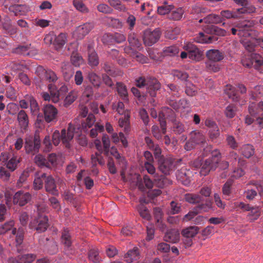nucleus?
I'll return each instance as SVG.
<instances>
[{
  "instance_id": "nucleus-1",
  "label": "nucleus",
  "mask_w": 263,
  "mask_h": 263,
  "mask_svg": "<svg viewBox=\"0 0 263 263\" xmlns=\"http://www.w3.org/2000/svg\"><path fill=\"white\" fill-rule=\"evenodd\" d=\"M221 156L217 149L213 150L211 153V157L206 159L204 162H201V159H196L191 162V165L195 169L201 168V175L206 176L211 171H214L220 162Z\"/></svg>"
},
{
  "instance_id": "nucleus-2",
  "label": "nucleus",
  "mask_w": 263,
  "mask_h": 263,
  "mask_svg": "<svg viewBox=\"0 0 263 263\" xmlns=\"http://www.w3.org/2000/svg\"><path fill=\"white\" fill-rule=\"evenodd\" d=\"M254 25V23L252 21H240L236 23L235 27L231 28V32L233 35L237 34L240 37H255L257 32L253 29Z\"/></svg>"
},
{
  "instance_id": "nucleus-3",
  "label": "nucleus",
  "mask_w": 263,
  "mask_h": 263,
  "mask_svg": "<svg viewBox=\"0 0 263 263\" xmlns=\"http://www.w3.org/2000/svg\"><path fill=\"white\" fill-rule=\"evenodd\" d=\"M136 84L138 87H146L147 92L152 97L156 96V92L161 88V84L154 78H144L140 77L136 80Z\"/></svg>"
},
{
  "instance_id": "nucleus-4",
  "label": "nucleus",
  "mask_w": 263,
  "mask_h": 263,
  "mask_svg": "<svg viewBox=\"0 0 263 263\" xmlns=\"http://www.w3.org/2000/svg\"><path fill=\"white\" fill-rule=\"evenodd\" d=\"M45 210L44 205L37 206L38 216L29 224V227L31 229H34L39 233L45 232L49 226L48 218L47 216L43 215L42 213Z\"/></svg>"
},
{
  "instance_id": "nucleus-5",
  "label": "nucleus",
  "mask_w": 263,
  "mask_h": 263,
  "mask_svg": "<svg viewBox=\"0 0 263 263\" xmlns=\"http://www.w3.org/2000/svg\"><path fill=\"white\" fill-rule=\"evenodd\" d=\"M76 128L73 126V124H69L67 131L63 129L60 133L59 130H55L52 135V142L54 145H58L61 140L63 142L67 144L69 141L72 139L74 136V132Z\"/></svg>"
},
{
  "instance_id": "nucleus-6",
  "label": "nucleus",
  "mask_w": 263,
  "mask_h": 263,
  "mask_svg": "<svg viewBox=\"0 0 263 263\" xmlns=\"http://www.w3.org/2000/svg\"><path fill=\"white\" fill-rule=\"evenodd\" d=\"M243 66L247 68L254 67L258 69L260 66L263 65V58L257 53H253L250 54L245 55L241 60Z\"/></svg>"
},
{
  "instance_id": "nucleus-7",
  "label": "nucleus",
  "mask_w": 263,
  "mask_h": 263,
  "mask_svg": "<svg viewBox=\"0 0 263 263\" xmlns=\"http://www.w3.org/2000/svg\"><path fill=\"white\" fill-rule=\"evenodd\" d=\"M44 41L46 44H53L57 48H61L66 43L67 35L64 33H61L57 36L53 32H50L45 36Z\"/></svg>"
},
{
  "instance_id": "nucleus-8",
  "label": "nucleus",
  "mask_w": 263,
  "mask_h": 263,
  "mask_svg": "<svg viewBox=\"0 0 263 263\" xmlns=\"http://www.w3.org/2000/svg\"><path fill=\"white\" fill-rule=\"evenodd\" d=\"M159 170L165 175H168L175 168V159L171 157H162L158 159Z\"/></svg>"
},
{
  "instance_id": "nucleus-9",
  "label": "nucleus",
  "mask_w": 263,
  "mask_h": 263,
  "mask_svg": "<svg viewBox=\"0 0 263 263\" xmlns=\"http://www.w3.org/2000/svg\"><path fill=\"white\" fill-rule=\"evenodd\" d=\"M255 105L252 103L249 107V115H247L245 118V123L248 125L252 124L255 120L259 126L263 128V113H260V111L255 110Z\"/></svg>"
},
{
  "instance_id": "nucleus-10",
  "label": "nucleus",
  "mask_w": 263,
  "mask_h": 263,
  "mask_svg": "<svg viewBox=\"0 0 263 263\" xmlns=\"http://www.w3.org/2000/svg\"><path fill=\"white\" fill-rule=\"evenodd\" d=\"M161 34V31L158 28L153 30L149 29L144 30L143 35L144 44L147 46H152L159 40Z\"/></svg>"
},
{
  "instance_id": "nucleus-11",
  "label": "nucleus",
  "mask_w": 263,
  "mask_h": 263,
  "mask_svg": "<svg viewBox=\"0 0 263 263\" xmlns=\"http://www.w3.org/2000/svg\"><path fill=\"white\" fill-rule=\"evenodd\" d=\"M41 146L40 136L35 133L33 139H26L25 143L26 152L28 154H33L37 153Z\"/></svg>"
},
{
  "instance_id": "nucleus-12",
  "label": "nucleus",
  "mask_w": 263,
  "mask_h": 263,
  "mask_svg": "<svg viewBox=\"0 0 263 263\" xmlns=\"http://www.w3.org/2000/svg\"><path fill=\"white\" fill-rule=\"evenodd\" d=\"M199 228L196 226H190L181 231L183 242L185 248L191 247L193 244V238L198 233Z\"/></svg>"
},
{
  "instance_id": "nucleus-13",
  "label": "nucleus",
  "mask_w": 263,
  "mask_h": 263,
  "mask_svg": "<svg viewBox=\"0 0 263 263\" xmlns=\"http://www.w3.org/2000/svg\"><path fill=\"white\" fill-rule=\"evenodd\" d=\"M185 51L188 52L189 58L195 61H199L202 59V53L195 45L188 43L183 46Z\"/></svg>"
},
{
  "instance_id": "nucleus-14",
  "label": "nucleus",
  "mask_w": 263,
  "mask_h": 263,
  "mask_svg": "<svg viewBox=\"0 0 263 263\" xmlns=\"http://www.w3.org/2000/svg\"><path fill=\"white\" fill-rule=\"evenodd\" d=\"M43 111L45 120L51 122L56 120L58 115V109L51 104L44 105Z\"/></svg>"
},
{
  "instance_id": "nucleus-15",
  "label": "nucleus",
  "mask_w": 263,
  "mask_h": 263,
  "mask_svg": "<svg viewBox=\"0 0 263 263\" xmlns=\"http://www.w3.org/2000/svg\"><path fill=\"white\" fill-rule=\"evenodd\" d=\"M94 28L93 23H86L78 26L74 31V35L78 39L81 40Z\"/></svg>"
},
{
  "instance_id": "nucleus-16",
  "label": "nucleus",
  "mask_w": 263,
  "mask_h": 263,
  "mask_svg": "<svg viewBox=\"0 0 263 263\" xmlns=\"http://www.w3.org/2000/svg\"><path fill=\"white\" fill-rule=\"evenodd\" d=\"M48 87L52 96V101L54 103L58 102L60 100V96L67 90V88L65 85H62L59 89L56 86L52 84H49Z\"/></svg>"
},
{
  "instance_id": "nucleus-17",
  "label": "nucleus",
  "mask_w": 263,
  "mask_h": 263,
  "mask_svg": "<svg viewBox=\"0 0 263 263\" xmlns=\"http://www.w3.org/2000/svg\"><path fill=\"white\" fill-rule=\"evenodd\" d=\"M95 121L96 119L94 115L92 114H88L85 120L82 121L81 125H73V126L76 128L75 132H74V133H78L79 135V132H81L82 130H85L87 128L91 127L94 124Z\"/></svg>"
},
{
  "instance_id": "nucleus-18",
  "label": "nucleus",
  "mask_w": 263,
  "mask_h": 263,
  "mask_svg": "<svg viewBox=\"0 0 263 263\" xmlns=\"http://www.w3.org/2000/svg\"><path fill=\"white\" fill-rule=\"evenodd\" d=\"M31 195L29 193L18 191L14 195L13 201L14 204L24 206L31 200Z\"/></svg>"
},
{
  "instance_id": "nucleus-19",
  "label": "nucleus",
  "mask_w": 263,
  "mask_h": 263,
  "mask_svg": "<svg viewBox=\"0 0 263 263\" xmlns=\"http://www.w3.org/2000/svg\"><path fill=\"white\" fill-rule=\"evenodd\" d=\"M45 188L46 192L53 195H58V191L55 180L51 175H46L45 180Z\"/></svg>"
},
{
  "instance_id": "nucleus-20",
  "label": "nucleus",
  "mask_w": 263,
  "mask_h": 263,
  "mask_svg": "<svg viewBox=\"0 0 263 263\" xmlns=\"http://www.w3.org/2000/svg\"><path fill=\"white\" fill-rule=\"evenodd\" d=\"M205 54L209 60L216 62L222 61L225 57L224 52L217 49L209 50Z\"/></svg>"
},
{
  "instance_id": "nucleus-21",
  "label": "nucleus",
  "mask_w": 263,
  "mask_h": 263,
  "mask_svg": "<svg viewBox=\"0 0 263 263\" xmlns=\"http://www.w3.org/2000/svg\"><path fill=\"white\" fill-rule=\"evenodd\" d=\"M36 256L34 254H25L18 255L17 259L11 257L9 258V263H31L35 260Z\"/></svg>"
},
{
  "instance_id": "nucleus-22",
  "label": "nucleus",
  "mask_w": 263,
  "mask_h": 263,
  "mask_svg": "<svg viewBox=\"0 0 263 263\" xmlns=\"http://www.w3.org/2000/svg\"><path fill=\"white\" fill-rule=\"evenodd\" d=\"M217 40V37L208 35L203 32H200L194 37V41L201 44H210Z\"/></svg>"
},
{
  "instance_id": "nucleus-23",
  "label": "nucleus",
  "mask_w": 263,
  "mask_h": 263,
  "mask_svg": "<svg viewBox=\"0 0 263 263\" xmlns=\"http://www.w3.org/2000/svg\"><path fill=\"white\" fill-rule=\"evenodd\" d=\"M192 175V172L185 167H182L176 173L177 178L183 183H189Z\"/></svg>"
},
{
  "instance_id": "nucleus-24",
  "label": "nucleus",
  "mask_w": 263,
  "mask_h": 263,
  "mask_svg": "<svg viewBox=\"0 0 263 263\" xmlns=\"http://www.w3.org/2000/svg\"><path fill=\"white\" fill-rule=\"evenodd\" d=\"M13 52L18 54L30 57H32L37 53L36 50L31 49L30 45L19 46L14 49Z\"/></svg>"
},
{
  "instance_id": "nucleus-25",
  "label": "nucleus",
  "mask_w": 263,
  "mask_h": 263,
  "mask_svg": "<svg viewBox=\"0 0 263 263\" xmlns=\"http://www.w3.org/2000/svg\"><path fill=\"white\" fill-rule=\"evenodd\" d=\"M164 239L169 242L177 243L180 240L179 231L175 229L167 231L165 234Z\"/></svg>"
},
{
  "instance_id": "nucleus-26",
  "label": "nucleus",
  "mask_w": 263,
  "mask_h": 263,
  "mask_svg": "<svg viewBox=\"0 0 263 263\" xmlns=\"http://www.w3.org/2000/svg\"><path fill=\"white\" fill-rule=\"evenodd\" d=\"M245 48L249 52H253L255 50V48L257 45L256 43V39H252L251 36H248L241 39L240 41Z\"/></svg>"
},
{
  "instance_id": "nucleus-27",
  "label": "nucleus",
  "mask_w": 263,
  "mask_h": 263,
  "mask_svg": "<svg viewBox=\"0 0 263 263\" xmlns=\"http://www.w3.org/2000/svg\"><path fill=\"white\" fill-rule=\"evenodd\" d=\"M46 173H37L35 174V178L33 181V187L35 190H39L43 186V182L46 177Z\"/></svg>"
},
{
  "instance_id": "nucleus-28",
  "label": "nucleus",
  "mask_w": 263,
  "mask_h": 263,
  "mask_svg": "<svg viewBox=\"0 0 263 263\" xmlns=\"http://www.w3.org/2000/svg\"><path fill=\"white\" fill-rule=\"evenodd\" d=\"M116 85L117 90L120 98L125 102H128L129 101L128 95L126 86L121 82H117Z\"/></svg>"
},
{
  "instance_id": "nucleus-29",
  "label": "nucleus",
  "mask_w": 263,
  "mask_h": 263,
  "mask_svg": "<svg viewBox=\"0 0 263 263\" xmlns=\"http://www.w3.org/2000/svg\"><path fill=\"white\" fill-rule=\"evenodd\" d=\"M139 256V252L138 249L137 247H134L132 250H129L124 255V258L126 262L130 263L138 259Z\"/></svg>"
},
{
  "instance_id": "nucleus-30",
  "label": "nucleus",
  "mask_w": 263,
  "mask_h": 263,
  "mask_svg": "<svg viewBox=\"0 0 263 263\" xmlns=\"http://www.w3.org/2000/svg\"><path fill=\"white\" fill-rule=\"evenodd\" d=\"M154 177L155 184L158 187L163 188L171 183L170 180L164 176L157 174H155Z\"/></svg>"
},
{
  "instance_id": "nucleus-31",
  "label": "nucleus",
  "mask_w": 263,
  "mask_h": 263,
  "mask_svg": "<svg viewBox=\"0 0 263 263\" xmlns=\"http://www.w3.org/2000/svg\"><path fill=\"white\" fill-rule=\"evenodd\" d=\"M175 7L172 4H168L166 2H164L161 6L157 8L158 13L160 15H163L170 14L172 10L174 9Z\"/></svg>"
},
{
  "instance_id": "nucleus-32",
  "label": "nucleus",
  "mask_w": 263,
  "mask_h": 263,
  "mask_svg": "<svg viewBox=\"0 0 263 263\" xmlns=\"http://www.w3.org/2000/svg\"><path fill=\"white\" fill-rule=\"evenodd\" d=\"M17 120L21 127L25 129L28 125V117L24 110H21L17 115Z\"/></svg>"
},
{
  "instance_id": "nucleus-33",
  "label": "nucleus",
  "mask_w": 263,
  "mask_h": 263,
  "mask_svg": "<svg viewBox=\"0 0 263 263\" xmlns=\"http://www.w3.org/2000/svg\"><path fill=\"white\" fill-rule=\"evenodd\" d=\"M129 118V114L125 113L124 117L120 118L118 122L119 126L123 128V130L126 133H127L130 130Z\"/></svg>"
},
{
  "instance_id": "nucleus-34",
  "label": "nucleus",
  "mask_w": 263,
  "mask_h": 263,
  "mask_svg": "<svg viewBox=\"0 0 263 263\" xmlns=\"http://www.w3.org/2000/svg\"><path fill=\"white\" fill-rule=\"evenodd\" d=\"M191 138L196 144H204L206 141L203 134L198 130L193 131L191 133Z\"/></svg>"
},
{
  "instance_id": "nucleus-35",
  "label": "nucleus",
  "mask_w": 263,
  "mask_h": 263,
  "mask_svg": "<svg viewBox=\"0 0 263 263\" xmlns=\"http://www.w3.org/2000/svg\"><path fill=\"white\" fill-rule=\"evenodd\" d=\"M248 212L249 213L247 217L251 222L257 220L260 215V209L258 206H250V209Z\"/></svg>"
},
{
  "instance_id": "nucleus-36",
  "label": "nucleus",
  "mask_w": 263,
  "mask_h": 263,
  "mask_svg": "<svg viewBox=\"0 0 263 263\" xmlns=\"http://www.w3.org/2000/svg\"><path fill=\"white\" fill-rule=\"evenodd\" d=\"M184 14V10L182 8H178L171 11L167 17L171 20L179 21L181 19Z\"/></svg>"
},
{
  "instance_id": "nucleus-37",
  "label": "nucleus",
  "mask_w": 263,
  "mask_h": 263,
  "mask_svg": "<svg viewBox=\"0 0 263 263\" xmlns=\"http://www.w3.org/2000/svg\"><path fill=\"white\" fill-rule=\"evenodd\" d=\"M128 41L133 49H139L141 48V42L137 39L136 34L134 33H130L128 37Z\"/></svg>"
},
{
  "instance_id": "nucleus-38",
  "label": "nucleus",
  "mask_w": 263,
  "mask_h": 263,
  "mask_svg": "<svg viewBox=\"0 0 263 263\" xmlns=\"http://www.w3.org/2000/svg\"><path fill=\"white\" fill-rule=\"evenodd\" d=\"M62 72L66 81H69L73 74V70L69 64H64L62 67Z\"/></svg>"
},
{
  "instance_id": "nucleus-39",
  "label": "nucleus",
  "mask_w": 263,
  "mask_h": 263,
  "mask_svg": "<svg viewBox=\"0 0 263 263\" xmlns=\"http://www.w3.org/2000/svg\"><path fill=\"white\" fill-rule=\"evenodd\" d=\"M198 87L191 82L186 81L185 86V92L189 97H194L198 92Z\"/></svg>"
},
{
  "instance_id": "nucleus-40",
  "label": "nucleus",
  "mask_w": 263,
  "mask_h": 263,
  "mask_svg": "<svg viewBox=\"0 0 263 263\" xmlns=\"http://www.w3.org/2000/svg\"><path fill=\"white\" fill-rule=\"evenodd\" d=\"M224 92L228 97L232 99L233 101L238 102L239 101L237 93L234 86L231 85H227L224 89Z\"/></svg>"
},
{
  "instance_id": "nucleus-41",
  "label": "nucleus",
  "mask_w": 263,
  "mask_h": 263,
  "mask_svg": "<svg viewBox=\"0 0 263 263\" xmlns=\"http://www.w3.org/2000/svg\"><path fill=\"white\" fill-rule=\"evenodd\" d=\"M204 22L208 24H219L222 22V20L219 15L210 14L204 17Z\"/></svg>"
},
{
  "instance_id": "nucleus-42",
  "label": "nucleus",
  "mask_w": 263,
  "mask_h": 263,
  "mask_svg": "<svg viewBox=\"0 0 263 263\" xmlns=\"http://www.w3.org/2000/svg\"><path fill=\"white\" fill-rule=\"evenodd\" d=\"M88 64L91 66H97L99 63L97 53L92 49H89L88 53Z\"/></svg>"
},
{
  "instance_id": "nucleus-43",
  "label": "nucleus",
  "mask_w": 263,
  "mask_h": 263,
  "mask_svg": "<svg viewBox=\"0 0 263 263\" xmlns=\"http://www.w3.org/2000/svg\"><path fill=\"white\" fill-rule=\"evenodd\" d=\"M34 161L35 164L40 167H46L47 168H51V165L48 162L47 160L41 154L36 155L34 157Z\"/></svg>"
},
{
  "instance_id": "nucleus-44",
  "label": "nucleus",
  "mask_w": 263,
  "mask_h": 263,
  "mask_svg": "<svg viewBox=\"0 0 263 263\" xmlns=\"http://www.w3.org/2000/svg\"><path fill=\"white\" fill-rule=\"evenodd\" d=\"M137 208L140 216L143 219L146 220H149L151 219V216L149 212L143 204H140Z\"/></svg>"
},
{
  "instance_id": "nucleus-45",
  "label": "nucleus",
  "mask_w": 263,
  "mask_h": 263,
  "mask_svg": "<svg viewBox=\"0 0 263 263\" xmlns=\"http://www.w3.org/2000/svg\"><path fill=\"white\" fill-rule=\"evenodd\" d=\"M87 78L94 86L99 87L100 86L101 83L100 77L94 72H89Z\"/></svg>"
},
{
  "instance_id": "nucleus-46",
  "label": "nucleus",
  "mask_w": 263,
  "mask_h": 263,
  "mask_svg": "<svg viewBox=\"0 0 263 263\" xmlns=\"http://www.w3.org/2000/svg\"><path fill=\"white\" fill-rule=\"evenodd\" d=\"M89 259L94 263H99L101 261V257L97 249H92L88 253Z\"/></svg>"
},
{
  "instance_id": "nucleus-47",
  "label": "nucleus",
  "mask_w": 263,
  "mask_h": 263,
  "mask_svg": "<svg viewBox=\"0 0 263 263\" xmlns=\"http://www.w3.org/2000/svg\"><path fill=\"white\" fill-rule=\"evenodd\" d=\"M159 114H161L163 117L167 118L172 121L175 119L176 115L175 112L167 107H164Z\"/></svg>"
},
{
  "instance_id": "nucleus-48",
  "label": "nucleus",
  "mask_w": 263,
  "mask_h": 263,
  "mask_svg": "<svg viewBox=\"0 0 263 263\" xmlns=\"http://www.w3.org/2000/svg\"><path fill=\"white\" fill-rule=\"evenodd\" d=\"M3 28L10 34H13L17 31V28L12 25L9 19H7L3 22Z\"/></svg>"
},
{
  "instance_id": "nucleus-49",
  "label": "nucleus",
  "mask_w": 263,
  "mask_h": 263,
  "mask_svg": "<svg viewBox=\"0 0 263 263\" xmlns=\"http://www.w3.org/2000/svg\"><path fill=\"white\" fill-rule=\"evenodd\" d=\"M184 199L186 201L193 204L198 203L202 200V198L200 195L194 194H185Z\"/></svg>"
},
{
  "instance_id": "nucleus-50",
  "label": "nucleus",
  "mask_w": 263,
  "mask_h": 263,
  "mask_svg": "<svg viewBox=\"0 0 263 263\" xmlns=\"http://www.w3.org/2000/svg\"><path fill=\"white\" fill-rule=\"evenodd\" d=\"M241 154L246 158H249L253 155L254 148L252 145L246 144L242 146L241 148Z\"/></svg>"
},
{
  "instance_id": "nucleus-51",
  "label": "nucleus",
  "mask_w": 263,
  "mask_h": 263,
  "mask_svg": "<svg viewBox=\"0 0 263 263\" xmlns=\"http://www.w3.org/2000/svg\"><path fill=\"white\" fill-rule=\"evenodd\" d=\"M205 30L207 33L214 32L222 36H224L226 34V31L225 30L219 28L212 25L207 26V27L205 28Z\"/></svg>"
},
{
  "instance_id": "nucleus-52",
  "label": "nucleus",
  "mask_w": 263,
  "mask_h": 263,
  "mask_svg": "<svg viewBox=\"0 0 263 263\" xmlns=\"http://www.w3.org/2000/svg\"><path fill=\"white\" fill-rule=\"evenodd\" d=\"M238 13L236 11H231L226 10L221 11L220 16L222 18L223 22L224 19H230L231 18H237L239 17Z\"/></svg>"
},
{
  "instance_id": "nucleus-53",
  "label": "nucleus",
  "mask_w": 263,
  "mask_h": 263,
  "mask_svg": "<svg viewBox=\"0 0 263 263\" xmlns=\"http://www.w3.org/2000/svg\"><path fill=\"white\" fill-rule=\"evenodd\" d=\"M61 240L62 243L67 247L71 246V235L67 229H64L62 233Z\"/></svg>"
},
{
  "instance_id": "nucleus-54",
  "label": "nucleus",
  "mask_w": 263,
  "mask_h": 263,
  "mask_svg": "<svg viewBox=\"0 0 263 263\" xmlns=\"http://www.w3.org/2000/svg\"><path fill=\"white\" fill-rule=\"evenodd\" d=\"M102 69L108 74L112 77H115L116 76L115 69L112 63L108 62H105L103 64H102Z\"/></svg>"
},
{
  "instance_id": "nucleus-55",
  "label": "nucleus",
  "mask_w": 263,
  "mask_h": 263,
  "mask_svg": "<svg viewBox=\"0 0 263 263\" xmlns=\"http://www.w3.org/2000/svg\"><path fill=\"white\" fill-rule=\"evenodd\" d=\"M97 163L101 165L105 164V161L101 156V154L96 152L94 155H91V163L93 166H96Z\"/></svg>"
},
{
  "instance_id": "nucleus-56",
  "label": "nucleus",
  "mask_w": 263,
  "mask_h": 263,
  "mask_svg": "<svg viewBox=\"0 0 263 263\" xmlns=\"http://www.w3.org/2000/svg\"><path fill=\"white\" fill-rule=\"evenodd\" d=\"M11 233L15 235H16V242L17 245H21L24 238V230L22 228H19L17 231L16 228L12 229Z\"/></svg>"
},
{
  "instance_id": "nucleus-57",
  "label": "nucleus",
  "mask_w": 263,
  "mask_h": 263,
  "mask_svg": "<svg viewBox=\"0 0 263 263\" xmlns=\"http://www.w3.org/2000/svg\"><path fill=\"white\" fill-rule=\"evenodd\" d=\"M108 3L115 9L119 11L124 12L126 10L125 6L119 0H108Z\"/></svg>"
},
{
  "instance_id": "nucleus-58",
  "label": "nucleus",
  "mask_w": 263,
  "mask_h": 263,
  "mask_svg": "<svg viewBox=\"0 0 263 263\" xmlns=\"http://www.w3.org/2000/svg\"><path fill=\"white\" fill-rule=\"evenodd\" d=\"M173 122L172 129L177 134H181L184 131V126L180 121L175 119Z\"/></svg>"
},
{
  "instance_id": "nucleus-59",
  "label": "nucleus",
  "mask_w": 263,
  "mask_h": 263,
  "mask_svg": "<svg viewBox=\"0 0 263 263\" xmlns=\"http://www.w3.org/2000/svg\"><path fill=\"white\" fill-rule=\"evenodd\" d=\"M14 225V222L13 220H9L5 222L3 225L0 227V234H3L9 231L12 230Z\"/></svg>"
},
{
  "instance_id": "nucleus-60",
  "label": "nucleus",
  "mask_w": 263,
  "mask_h": 263,
  "mask_svg": "<svg viewBox=\"0 0 263 263\" xmlns=\"http://www.w3.org/2000/svg\"><path fill=\"white\" fill-rule=\"evenodd\" d=\"M164 55L166 56H173L179 52V49L176 46H171L163 49Z\"/></svg>"
},
{
  "instance_id": "nucleus-61",
  "label": "nucleus",
  "mask_w": 263,
  "mask_h": 263,
  "mask_svg": "<svg viewBox=\"0 0 263 263\" xmlns=\"http://www.w3.org/2000/svg\"><path fill=\"white\" fill-rule=\"evenodd\" d=\"M232 183V180H229L224 184L222 187V193L224 196V198L227 199H228L227 197H229L231 194V186Z\"/></svg>"
},
{
  "instance_id": "nucleus-62",
  "label": "nucleus",
  "mask_w": 263,
  "mask_h": 263,
  "mask_svg": "<svg viewBox=\"0 0 263 263\" xmlns=\"http://www.w3.org/2000/svg\"><path fill=\"white\" fill-rule=\"evenodd\" d=\"M172 74L175 78H176L182 81H185V83L187 81V79L189 78V75L184 71L175 70L172 71Z\"/></svg>"
},
{
  "instance_id": "nucleus-63",
  "label": "nucleus",
  "mask_w": 263,
  "mask_h": 263,
  "mask_svg": "<svg viewBox=\"0 0 263 263\" xmlns=\"http://www.w3.org/2000/svg\"><path fill=\"white\" fill-rule=\"evenodd\" d=\"M20 158L16 156H13L11 158L7 164V167L11 171H14L17 166V164L20 162Z\"/></svg>"
},
{
  "instance_id": "nucleus-64",
  "label": "nucleus",
  "mask_w": 263,
  "mask_h": 263,
  "mask_svg": "<svg viewBox=\"0 0 263 263\" xmlns=\"http://www.w3.org/2000/svg\"><path fill=\"white\" fill-rule=\"evenodd\" d=\"M216 62L209 61L205 63V66L207 70L210 72H216L219 71L220 68Z\"/></svg>"
}]
</instances>
